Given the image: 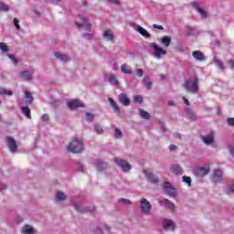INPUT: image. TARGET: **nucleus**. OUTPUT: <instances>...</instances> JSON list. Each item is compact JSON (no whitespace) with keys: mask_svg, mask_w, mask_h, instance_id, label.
Segmentation results:
<instances>
[{"mask_svg":"<svg viewBox=\"0 0 234 234\" xmlns=\"http://www.w3.org/2000/svg\"><path fill=\"white\" fill-rule=\"evenodd\" d=\"M184 87L186 92H192V94H197V92H198V79H187L186 80H185Z\"/></svg>","mask_w":234,"mask_h":234,"instance_id":"obj_1","label":"nucleus"},{"mask_svg":"<svg viewBox=\"0 0 234 234\" xmlns=\"http://www.w3.org/2000/svg\"><path fill=\"white\" fill-rule=\"evenodd\" d=\"M69 153H81L83 151V141L80 139H73L68 145Z\"/></svg>","mask_w":234,"mask_h":234,"instance_id":"obj_2","label":"nucleus"},{"mask_svg":"<svg viewBox=\"0 0 234 234\" xmlns=\"http://www.w3.org/2000/svg\"><path fill=\"white\" fill-rule=\"evenodd\" d=\"M209 171H211V167L209 165H204L203 166H199L194 170V175L202 178L207 175H209Z\"/></svg>","mask_w":234,"mask_h":234,"instance_id":"obj_3","label":"nucleus"},{"mask_svg":"<svg viewBox=\"0 0 234 234\" xmlns=\"http://www.w3.org/2000/svg\"><path fill=\"white\" fill-rule=\"evenodd\" d=\"M139 207L142 213H144V215H149V213H151V209H153V206L146 198H143L140 200Z\"/></svg>","mask_w":234,"mask_h":234,"instance_id":"obj_4","label":"nucleus"},{"mask_svg":"<svg viewBox=\"0 0 234 234\" xmlns=\"http://www.w3.org/2000/svg\"><path fill=\"white\" fill-rule=\"evenodd\" d=\"M211 178L213 184H220L224 180V172L219 168L214 169Z\"/></svg>","mask_w":234,"mask_h":234,"instance_id":"obj_5","label":"nucleus"},{"mask_svg":"<svg viewBox=\"0 0 234 234\" xmlns=\"http://www.w3.org/2000/svg\"><path fill=\"white\" fill-rule=\"evenodd\" d=\"M79 18L80 19V23L75 22V25H77V27H82L84 30H92V24L89 22V19H87V16L83 15H80Z\"/></svg>","mask_w":234,"mask_h":234,"instance_id":"obj_6","label":"nucleus"},{"mask_svg":"<svg viewBox=\"0 0 234 234\" xmlns=\"http://www.w3.org/2000/svg\"><path fill=\"white\" fill-rule=\"evenodd\" d=\"M114 161L115 164H117L118 167H120V169H122V171H123L124 173H129V171H131V164H129V162H127L126 160L115 158Z\"/></svg>","mask_w":234,"mask_h":234,"instance_id":"obj_7","label":"nucleus"},{"mask_svg":"<svg viewBox=\"0 0 234 234\" xmlns=\"http://www.w3.org/2000/svg\"><path fill=\"white\" fill-rule=\"evenodd\" d=\"M5 144L10 151V153L16 154L17 153V143L12 136L5 137Z\"/></svg>","mask_w":234,"mask_h":234,"instance_id":"obj_8","label":"nucleus"},{"mask_svg":"<svg viewBox=\"0 0 234 234\" xmlns=\"http://www.w3.org/2000/svg\"><path fill=\"white\" fill-rule=\"evenodd\" d=\"M151 47L154 49L155 58H157V59H160V58H162V56H165V54H167V51L165 49L162 48L156 43H152Z\"/></svg>","mask_w":234,"mask_h":234,"instance_id":"obj_9","label":"nucleus"},{"mask_svg":"<svg viewBox=\"0 0 234 234\" xmlns=\"http://www.w3.org/2000/svg\"><path fill=\"white\" fill-rule=\"evenodd\" d=\"M164 191L166 195H168V197H176V189L175 187H173L171 183H169L168 181H165L164 183Z\"/></svg>","mask_w":234,"mask_h":234,"instance_id":"obj_10","label":"nucleus"},{"mask_svg":"<svg viewBox=\"0 0 234 234\" xmlns=\"http://www.w3.org/2000/svg\"><path fill=\"white\" fill-rule=\"evenodd\" d=\"M93 165L96 166L97 171H105L109 167L107 163L102 159H95L93 160Z\"/></svg>","mask_w":234,"mask_h":234,"instance_id":"obj_11","label":"nucleus"},{"mask_svg":"<svg viewBox=\"0 0 234 234\" xmlns=\"http://www.w3.org/2000/svg\"><path fill=\"white\" fill-rule=\"evenodd\" d=\"M160 206H165V207H167V209H170V211H175L176 206L175 203L167 198H163L158 200Z\"/></svg>","mask_w":234,"mask_h":234,"instance_id":"obj_12","label":"nucleus"},{"mask_svg":"<svg viewBox=\"0 0 234 234\" xmlns=\"http://www.w3.org/2000/svg\"><path fill=\"white\" fill-rule=\"evenodd\" d=\"M102 39L110 43H114V33L111 29H105L102 32Z\"/></svg>","mask_w":234,"mask_h":234,"instance_id":"obj_13","label":"nucleus"},{"mask_svg":"<svg viewBox=\"0 0 234 234\" xmlns=\"http://www.w3.org/2000/svg\"><path fill=\"white\" fill-rule=\"evenodd\" d=\"M169 170L170 173H172V175H176V176L184 175V170L177 164L171 165Z\"/></svg>","mask_w":234,"mask_h":234,"instance_id":"obj_14","label":"nucleus"},{"mask_svg":"<svg viewBox=\"0 0 234 234\" xmlns=\"http://www.w3.org/2000/svg\"><path fill=\"white\" fill-rule=\"evenodd\" d=\"M163 228L165 231H175V222L169 218H165Z\"/></svg>","mask_w":234,"mask_h":234,"instance_id":"obj_15","label":"nucleus"},{"mask_svg":"<svg viewBox=\"0 0 234 234\" xmlns=\"http://www.w3.org/2000/svg\"><path fill=\"white\" fill-rule=\"evenodd\" d=\"M68 109H80V107H83V102L80 100H71L67 102Z\"/></svg>","mask_w":234,"mask_h":234,"instance_id":"obj_16","label":"nucleus"},{"mask_svg":"<svg viewBox=\"0 0 234 234\" xmlns=\"http://www.w3.org/2000/svg\"><path fill=\"white\" fill-rule=\"evenodd\" d=\"M143 173L151 184H158V176H154L151 171L144 170Z\"/></svg>","mask_w":234,"mask_h":234,"instance_id":"obj_17","label":"nucleus"},{"mask_svg":"<svg viewBox=\"0 0 234 234\" xmlns=\"http://www.w3.org/2000/svg\"><path fill=\"white\" fill-rule=\"evenodd\" d=\"M202 140L206 145H211L215 142V132H210L208 134L205 135Z\"/></svg>","mask_w":234,"mask_h":234,"instance_id":"obj_18","label":"nucleus"},{"mask_svg":"<svg viewBox=\"0 0 234 234\" xmlns=\"http://www.w3.org/2000/svg\"><path fill=\"white\" fill-rule=\"evenodd\" d=\"M76 211H79L80 213H89V211H95L96 210V207L92 206V207H80L78 204H74L73 205Z\"/></svg>","mask_w":234,"mask_h":234,"instance_id":"obj_19","label":"nucleus"},{"mask_svg":"<svg viewBox=\"0 0 234 234\" xmlns=\"http://www.w3.org/2000/svg\"><path fill=\"white\" fill-rule=\"evenodd\" d=\"M20 78H22L24 81H32L34 78V72L29 70H23L20 72Z\"/></svg>","mask_w":234,"mask_h":234,"instance_id":"obj_20","label":"nucleus"},{"mask_svg":"<svg viewBox=\"0 0 234 234\" xmlns=\"http://www.w3.org/2000/svg\"><path fill=\"white\" fill-rule=\"evenodd\" d=\"M119 102L124 105V107H129V105H131V101L125 93H121L119 95Z\"/></svg>","mask_w":234,"mask_h":234,"instance_id":"obj_21","label":"nucleus"},{"mask_svg":"<svg viewBox=\"0 0 234 234\" xmlns=\"http://www.w3.org/2000/svg\"><path fill=\"white\" fill-rule=\"evenodd\" d=\"M192 58L196 59V61H204L206 59V57L204 56V53L200 50H196L192 53Z\"/></svg>","mask_w":234,"mask_h":234,"instance_id":"obj_22","label":"nucleus"},{"mask_svg":"<svg viewBox=\"0 0 234 234\" xmlns=\"http://www.w3.org/2000/svg\"><path fill=\"white\" fill-rule=\"evenodd\" d=\"M109 102L110 105L112 107V109L114 111V112H116V114H121L122 113V110L120 109V106H118V103L112 100V98H109Z\"/></svg>","mask_w":234,"mask_h":234,"instance_id":"obj_23","label":"nucleus"},{"mask_svg":"<svg viewBox=\"0 0 234 234\" xmlns=\"http://www.w3.org/2000/svg\"><path fill=\"white\" fill-rule=\"evenodd\" d=\"M136 30L141 34V36H143L146 39H149V37H151V33H149V31L146 30L145 28L142 27V26H138L136 27Z\"/></svg>","mask_w":234,"mask_h":234,"instance_id":"obj_24","label":"nucleus"},{"mask_svg":"<svg viewBox=\"0 0 234 234\" xmlns=\"http://www.w3.org/2000/svg\"><path fill=\"white\" fill-rule=\"evenodd\" d=\"M195 8L197 12H198V14L201 16L202 19H206L207 17V12L204 10V8L200 6V5L197 4L195 5Z\"/></svg>","mask_w":234,"mask_h":234,"instance_id":"obj_25","label":"nucleus"},{"mask_svg":"<svg viewBox=\"0 0 234 234\" xmlns=\"http://www.w3.org/2000/svg\"><path fill=\"white\" fill-rule=\"evenodd\" d=\"M214 64L219 70H226V65L217 57L214 58Z\"/></svg>","mask_w":234,"mask_h":234,"instance_id":"obj_26","label":"nucleus"},{"mask_svg":"<svg viewBox=\"0 0 234 234\" xmlns=\"http://www.w3.org/2000/svg\"><path fill=\"white\" fill-rule=\"evenodd\" d=\"M67 200V195L63 192H58L56 194V201L58 202V204H61V202H65Z\"/></svg>","mask_w":234,"mask_h":234,"instance_id":"obj_27","label":"nucleus"},{"mask_svg":"<svg viewBox=\"0 0 234 234\" xmlns=\"http://www.w3.org/2000/svg\"><path fill=\"white\" fill-rule=\"evenodd\" d=\"M160 43L163 45V47H169L171 45V37L169 36H165L160 39Z\"/></svg>","mask_w":234,"mask_h":234,"instance_id":"obj_28","label":"nucleus"},{"mask_svg":"<svg viewBox=\"0 0 234 234\" xmlns=\"http://www.w3.org/2000/svg\"><path fill=\"white\" fill-rule=\"evenodd\" d=\"M55 58H57V59H59V61H63L64 63H67V61H70V58L68 55L55 53Z\"/></svg>","mask_w":234,"mask_h":234,"instance_id":"obj_29","label":"nucleus"},{"mask_svg":"<svg viewBox=\"0 0 234 234\" xmlns=\"http://www.w3.org/2000/svg\"><path fill=\"white\" fill-rule=\"evenodd\" d=\"M108 81L109 83H111V85H115V87H120V82L118 81V79H116V76H114L113 74L108 77Z\"/></svg>","mask_w":234,"mask_h":234,"instance_id":"obj_30","label":"nucleus"},{"mask_svg":"<svg viewBox=\"0 0 234 234\" xmlns=\"http://www.w3.org/2000/svg\"><path fill=\"white\" fill-rule=\"evenodd\" d=\"M22 233H24V234H34V227H32V225H25L22 228Z\"/></svg>","mask_w":234,"mask_h":234,"instance_id":"obj_31","label":"nucleus"},{"mask_svg":"<svg viewBox=\"0 0 234 234\" xmlns=\"http://www.w3.org/2000/svg\"><path fill=\"white\" fill-rule=\"evenodd\" d=\"M121 72H122V74H128V75L133 74V70H131V68H129V65L127 64H122L121 66Z\"/></svg>","mask_w":234,"mask_h":234,"instance_id":"obj_32","label":"nucleus"},{"mask_svg":"<svg viewBox=\"0 0 234 234\" xmlns=\"http://www.w3.org/2000/svg\"><path fill=\"white\" fill-rule=\"evenodd\" d=\"M138 112L139 116H141V118H144V120H149L151 118V114H149V112H145L144 109L139 108Z\"/></svg>","mask_w":234,"mask_h":234,"instance_id":"obj_33","label":"nucleus"},{"mask_svg":"<svg viewBox=\"0 0 234 234\" xmlns=\"http://www.w3.org/2000/svg\"><path fill=\"white\" fill-rule=\"evenodd\" d=\"M21 112L25 115L26 118H28V120L32 118V115H30V109H28V106L22 107Z\"/></svg>","mask_w":234,"mask_h":234,"instance_id":"obj_34","label":"nucleus"},{"mask_svg":"<svg viewBox=\"0 0 234 234\" xmlns=\"http://www.w3.org/2000/svg\"><path fill=\"white\" fill-rule=\"evenodd\" d=\"M0 96H14V92L5 88H0Z\"/></svg>","mask_w":234,"mask_h":234,"instance_id":"obj_35","label":"nucleus"},{"mask_svg":"<svg viewBox=\"0 0 234 234\" xmlns=\"http://www.w3.org/2000/svg\"><path fill=\"white\" fill-rule=\"evenodd\" d=\"M143 82L144 83L147 89H153V82H151V79L149 77H144Z\"/></svg>","mask_w":234,"mask_h":234,"instance_id":"obj_36","label":"nucleus"},{"mask_svg":"<svg viewBox=\"0 0 234 234\" xmlns=\"http://www.w3.org/2000/svg\"><path fill=\"white\" fill-rule=\"evenodd\" d=\"M26 103H32L34 98L32 97V93L30 91H25Z\"/></svg>","mask_w":234,"mask_h":234,"instance_id":"obj_37","label":"nucleus"},{"mask_svg":"<svg viewBox=\"0 0 234 234\" xmlns=\"http://www.w3.org/2000/svg\"><path fill=\"white\" fill-rule=\"evenodd\" d=\"M9 11H10V5L3 2H0V12H9Z\"/></svg>","mask_w":234,"mask_h":234,"instance_id":"obj_38","label":"nucleus"},{"mask_svg":"<svg viewBox=\"0 0 234 234\" xmlns=\"http://www.w3.org/2000/svg\"><path fill=\"white\" fill-rule=\"evenodd\" d=\"M0 50L3 54H8V46L3 42H0Z\"/></svg>","mask_w":234,"mask_h":234,"instance_id":"obj_39","label":"nucleus"},{"mask_svg":"<svg viewBox=\"0 0 234 234\" xmlns=\"http://www.w3.org/2000/svg\"><path fill=\"white\" fill-rule=\"evenodd\" d=\"M102 228H104L105 229H108V230L110 229H109V226H107V225H103V226L101 225V226H98V227H97V229H96L95 233H96V234H103Z\"/></svg>","mask_w":234,"mask_h":234,"instance_id":"obj_40","label":"nucleus"},{"mask_svg":"<svg viewBox=\"0 0 234 234\" xmlns=\"http://www.w3.org/2000/svg\"><path fill=\"white\" fill-rule=\"evenodd\" d=\"M119 204H123V206H131L132 202L131 200L127 198H119L118 199Z\"/></svg>","mask_w":234,"mask_h":234,"instance_id":"obj_41","label":"nucleus"},{"mask_svg":"<svg viewBox=\"0 0 234 234\" xmlns=\"http://www.w3.org/2000/svg\"><path fill=\"white\" fill-rule=\"evenodd\" d=\"M7 58H9V59H11V61L14 63V65H17V58H16V56H14V54L12 53H7Z\"/></svg>","mask_w":234,"mask_h":234,"instance_id":"obj_42","label":"nucleus"},{"mask_svg":"<svg viewBox=\"0 0 234 234\" xmlns=\"http://www.w3.org/2000/svg\"><path fill=\"white\" fill-rule=\"evenodd\" d=\"M186 114L187 116L190 118V120H193L195 122V120H197V114H195L193 112V111L191 110H186Z\"/></svg>","mask_w":234,"mask_h":234,"instance_id":"obj_43","label":"nucleus"},{"mask_svg":"<svg viewBox=\"0 0 234 234\" xmlns=\"http://www.w3.org/2000/svg\"><path fill=\"white\" fill-rule=\"evenodd\" d=\"M95 133L97 134H103V127L100 124H95Z\"/></svg>","mask_w":234,"mask_h":234,"instance_id":"obj_44","label":"nucleus"},{"mask_svg":"<svg viewBox=\"0 0 234 234\" xmlns=\"http://www.w3.org/2000/svg\"><path fill=\"white\" fill-rule=\"evenodd\" d=\"M133 101L135 103H143L144 101V97L140 96V95H137V96H134L133 97Z\"/></svg>","mask_w":234,"mask_h":234,"instance_id":"obj_45","label":"nucleus"},{"mask_svg":"<svg viewBox=\"0 0 234 234\" xmlns=\"http://www.w3.org/2000/svg\"><path fill=\"white\" fill-rule=\"evenodd\" d=\"M183 182H185V184H187V186H191V177L187 176H184L182 177Z\"/></svg>","mask_w":234,"mask_h":234,"instance_id":"obj_46","label":"nucleus"},{"mask_svg":"<svg viewBox=\"0 0 234 234\" xmlns=\"http://www.w3.org/2000/svg\"><path fill=\"white\" fill-rule=\"evenodd\" d=\"M84 39H92V37H94V32L91 33H86L83 35Z\"/></svg>","mask_w":234,"mask_h":234,"instance_id":"obj_47","label":"nucleus"},{"mask_svg":"<svg viewBox=\"0 0 234 234\" xmlns=\"http://www.w3.org/2000/svg\"><path fill=\"white\" fill-rule=\"evenodd\" d=\"M13 23L16 28V30H21V26L19 25V19L14 18Z\"/></svg>","mask_w":234,"mask_h":234,"instance_id":"obj_48","label":"nucleus"},{"mask_svg":"<svg viewBox=\"0 0 234 234\" xmlns=\"http://www.w3.org/2000/svg\"><path fill=\"white\" fill-rule=\"evenodd\" d=\"M86 120L87 122H92V120H94V114L90 112H86Z\"/></svg>","mask_w":234,"mask_h":234,"instance_id":"obj_49","label":"nucleus"},{"mask_svg":"<svg viewBox=\"0 0 234 234\" xmlns=\"http://www.w3.org/2000/svg\"><path fill=\"white\" fill-rule=\"evenodd\" d=\"M227 63L229 64L230 70H234V60L229 59L227 60Z\"/></svg>","mask_w":234,"mask_h":234,"instance_id":"obj_50","label":"nucleus"},{"mask_svg":"<svg viewBox=\"0 0 234 234\" xmlns=\"http://www.w3.org/2000/svg\"><path fill=\"white\" fill-rule=\"evenodd\" d=\"M135 72H136L138 78H142L144 76V69H137L135 70Z\"/></svg>","mask_w":234,"mask_h":234,"instance_id":"obj_51","label":"nucleus"},{"mask_svg":"<svg viewBox=\"0 0 234 234\" xmlns=\"http://www.w3.org/2000/svg\"><path fill=\"white\" fill-rule=\"evenodd\" d=\"M115 138H122V131L115 129Z\"/></svg>","mask_w":234,"mask_h":234,"instance_id":"obj_52","label":"nucleus"},{"mask_svg":"<svg viewBox=\"0 0 234 234\" xmlns=\"http://www.w3.org/2000/svg\"><path fill=\"white\" fill-rule=\"evenodd\" d=\"M48 120H49L48 114L44 113L42 115V122H48Z\"/></svg>","mask_w":234,"mask_h":234,"instance_id":"obj_53","label":"nucleus"},{"mask_svg":"<svg viewBox=\"0 0 234 234\" xmlns=\"http://www.w3.org/2000/svg\"><path fill=\"white\" fill-rule=\"evenodd\" d=\"M228 124L234 127V118H229Z\"/></svg>","mask_w":234,"mask_h":234,"instance_id":"obj_54","label":"nucleus"},{"mask_svg":"<svg viewBox=\"0 0 234 234\" xmlns=\"http://www.w3.org/2000/svg\"><path fill=\"white\" fill-rule=\"evenodd\" d=\"M153 28H157V30H164V27L163 26H158L156 24L153 25Z\"/></svg>","mask_w":234,"mask_h":234,"instance_id":"obj_55","label":"nucleus"},{"mask_svg":"<svg viewBox=\"0 0 234 234\" xmlns=\"http://www.w3.org/2000/svg\"><path fill=\"white\" fill-rule=\"evenodd\" d=\"M108 3H112V5H120V0H108Z\"/></svg>","mask_w":234,"mask_h":234,"instance_id":"obj_56","label":"nucleus"},{"mask_svg":"<svg viewBox=\"0 0 234 234\" xmlns=\"http://www.w3.org/2000/svg\"><path fill=\"white\" fill-rule=\"evenodd\" d=\"M229 151L231 156L234 157V146H229Z\"/></svg>","mask_w":234,"mask_h":234,"instance_id":"obj_57","label":"nucleus"},{"mask_svg":"<svg viewBox=\"0 0 234 234\" xmlns=\"http://www.w3.org/2000/svg\"><path fill=\"white\" fill-rule=\"evenodd\" d=\"M169 151H176V145L171 144V145L169 146Z\"/></svg>","mask_w":234,"mask_h":234,"instance_id":"obj_58","label":"nucleus"},{"mask_svg":"<svg viewBox=\"0 0 234 234\" xmlns=\"http://www.w3.org/2000/svg\"><path fill=\"white\" fill-rule=\"evenodd\" d=\"M79 171H80V173H83V171H85V166L83 165H80Z\"/></svg>","mask_w":234,"mask_h":234,"instance_id":"obj_59","label":"nucleus"},{"mask_svg":"<svg viewBox=\"0 0 234 234\" xmlns=\"http://www.w3.org/2000/svg\"><path fill=\"white\" fill-rule=\"evenodd\" d=\"M6 189V185H0V191H5Z\"/></svg>","mask_w":234,"mask_h":234,"instance_id":"obj_60","label":"nucleus"},{"mask_svg":"<svg viewBox=\"0 0 234 234\" xmlns=\"http://www.w3.org/2000/svg\"><path fill=\"white\" fill-rule=\"evenodd\" d=\"M183 100L186 105H189V100L186 99V97H183Z\"/></svg>","mask_w":234,"mask_h":234,"instance_id":"obj_61","label":"nucleus"},{"mask_svg":"<svg viewBox=\"0 0 234 234\" xmlns=\"http://www.w3.org/2000/svg\"><path fill=\"white\" fill-rule=\"evenodd\" d=\"M168 105L170 107H175V102L173 101H168Z\"/></svg>","mask_w":234,"mask_h":234,"instance_id":"obj_62","label":"nucleus"},{"mask_svg":"<svg viewBox=\"0 0 234 234\" xmlns=\"http://www.w3.org/2000/svg\"><path fill=\"white\" fill-rule=\"evenodd\" d=\"M161 80H165V75H160Z\"/></svg>","mask_w":234,"mask_h":234,"instance_id":"obj_63","label":"nucleus"},{"mask_svg":"<svg viewBox=\"0 0 234 234\" xmlns=\"http://www.w3.org/2000/svg\"><path fill=\"white\" fill-rule=\"evenodd\" d=\"M210 36H212V37H213V33H210Z\"/></svg>","mask_w":234,"mask_h":234,"instance_id":"obj_64","label":"nucleus"}]
</instances>
